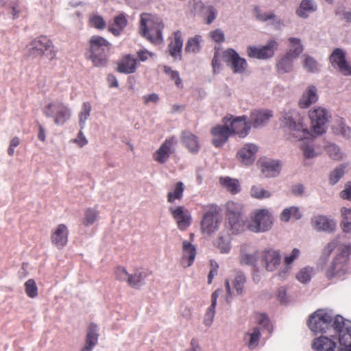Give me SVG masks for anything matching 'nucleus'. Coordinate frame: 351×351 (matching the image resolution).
<instances>
[{"label": "nucleus", "mask_w": 351, "mask_h": 351, "mask_svg": "<svg viewBox=\"0 0 351 351\" xmlns=\"http://www.w3.org/2000/svg\"><path fill=\"white\" fill-rule=\"evenodd\" d=\"M165 24L162 20L149 13H142L140 16L139 34L153 44L163 43L162 32Z\"/></svg>", "instance_id": "obj_1"}, {"label": "nucleus", "mask_w": 351, "mask_h": 351, "mask_svg": "<svg viewBox=\"0 0 351 351\" xmlns=\"http://www.w3.org/2000/svg\"><path fill=\"white\" fill-rule=\"evenodd\" d=\"M27 56L37 58L45 56L49 60L56 58L57 50L51 40L46 36H39L26 47Z\"/></svg>", "instance_id": "obj_2"}, {"label": "nucleus", "mask_w": 351, "mask_h": 351, "mask_svg": "<svg viewBox=\"0 0 351 351\" xmlns=\"http://www.w3.org/2000/svg\"><path fill=\"white\" fill-rule=\"evenodd\" d=\"M285 125L289 129L291 136L299 141L313 137L312 133L303 123V118L295 110L285 113L282 119Z\"/></svg>", "instance_id": "obj_3"}, {"label": "nucleus", "mask_w": 351, "mask_h": 351, "mask_svg": "<svg viewBox=\"0 0 351 351\" xmlns=\"http://www.w3.org/2000/svg\"><path fill=\"white\" fill-rule=\"evenodd\" d=\"M89 46L88 59L92 61L95 66H105L108 62L106 53L111 46L110 43L104 37L95 35L90 38Z\"/></svg>", "instance_id": "obj_4"}, {"label": "nucleus", "mask_w": 351, "mask_h": 351, "mask_svg": "<svg viewBox=\"0 0 351 351\" xmlns=\"http://www.w3.org/2000/svg\"><path fill=\"white\" fill-rule=\"evenodd\" d=\"M350 254L351 243L342 245L340 252L335 257L331 265L326 271V276L328 279L341 277L347 272L348 263Z\"/></svg>", "instance_id": "obj_5"}, {"label": "nucleus", "mask_w": 351, "mask_h": 351, "mask_svg": "<svg viewBox=\"0 0 351 351\" xmlns=\"http://www.w3.org/2000/svg\"><path fill=\"white\" fill-rule=\"evenodd\" d=\"M332 326L339 347L345 351H351V322L337 315L334 317Z\"/></svg>", "instance_id": "obj_6"}, {"label": "nucleus", "mask_w": 351, "mask_h": 351, "mask_svg": "<svg viewBox=\"0 0 351 351\" xmlns=\"http://www.w3.org/2000/svg\"><path fill=\"white\" fill-rule=\"evenodd\" d=\"M42 110L47 117L52 118L57 125L65 124L72 116L71 108L61 101L50 102Z\"/></svg>", "instance_id": "obj_7"}, {"label": "nucleus", "mask_w": 351, "mask_h": 351, "mask_svg": "<svg viewBox=\"0 0 351 351\" xmlns=\"http://www.w3.org/2000/svg\"><path fill=\"white\" fill-rule=\"evenodd\" d=\"M334 318L323 309H319L313 313L308 320V326L315 332H330L333 331Z\"/></svg>", "instance_id": "obj_8"}, {"label": "nucleus", "mask_w": 351, "mask_h": 351, "mask_svg": "<svg viewBox=\"0 0 351 351\" xmlns=\"http://www.w3.org/2000/svg\"><path fill=\"white\" fill-rule=\"evenodd\" d=\"M202 208L204 213L201 221V229L204 234L210 235L219 228L218 209L213 204L204 205Z\"/></svg>", "instance_id": "obj_9"}, {"label": "nucleus", "mask_w": 351, "mask_h": 351, "mask_svg": "<svg viewBox=\"0 0 351 351\" xmlns=\"http://www.w3.org/2000/svg\"><path fill=\"white\" fill-rule=\"evenodd\" d=\"M242 210V205L234 202L230 201L226 204V217L232 233H238L243 229L244 221L241 217Z\"/></svg>", "instance_id": "obj_10"}, {"label": "nucleus", "mask_w": 351, "mask_h": 351, "mask_svg": "<svg viewBox=\"0 0 351 351\" xmlns=\"http://www.w3.org/2000/svg\"><path fill=\"white\" fill-rule=\"evenodd\" d=\"M228 122H230L229 128L231 135L234 134L240 138H245L249 134L252 126L247 116L234 117L230 115L223 117V124L227 125Z\"/></svg>", "instance_id": "obj_11"}, {"label": "nucleus", "mask_w": 351, "mask_h": 351, "mask_svg": "<svg viewBox=\"0 0 351 351\" xmlns=\"http://www.w3.org/2000/svg\"><path fill=\"white\" fill-rule=\"evenodd\" d=\"M273 224L271 214L267 209H259L255 211L249 225L252 232H265L269 230Z\"/></svg>", "instance_id": "obj_12"}, {"label": "nucleus", "mask_w": 351, "mask_h": 351, "mask_svg": "<svg viewBox=\"0 0 351 351\" xmlns=\"http://www.w3.org/2000/svg\"><path fill=\"white\" fill-rule=\"evenodd\" d=\"M223 58L234 73L242 74L245 72L248 64L246 60L240 57L233 49H228L223 52Z\"/></svg>", "instance_id": "obj_13"}, {"label": "nucleus", "mask_w": 351, "mask_h": 351, "mask_svg": "<svg viewBox=\"0 0 351 351\" xmlns=\"http://www.w3.org/2000/svg\"><path fill=\"white\" fill-rule=\"evenodd\" d=\"M338 343L335 335L330 337L322 335L313 340L312 348L315 351H345Z\"/></svg>", "instance_id": "obj_14"}, {"label": "nucleus", "mask_w": 351, "mask_h": 351, "mask_svg": "<svg viewBox=\"0 0 351 351\" xmlns=\"http://www.w3.org/2000/svg\"><path fill=\"white\" fill-rule=\"evenodd\" d=\"M277 47L278 43L275 40H271L266 45L261 47L249 46L247 48V54L252 58L267 59L274 56Z\"/></svg>", "instance_id": "obj_15"}, {"label": "nucleus", "mask_w": 351, "mask_h": 351, "mask_svg": "<svg viewBox=\"0 0 351 351\" xmlns=\"http://www.w3.org/2000/svg\"><path fill=\"white\" fill-rule=\"evenodd\" d=\"M309 117L311 120L313 132L315 134H322L326 132V123L328 120V114L325 109L318 108L311 110Z\"/></svg>", "instance_id": "obj_16"}, {"label": "nucleus", "mask_w": 351, "mask_h": 351, "mask_svg": "<svg viewBox=\"0 0 351 351\" xmlns=\"http://www.w3.org/2000/svg\"><path fill=\"white\" fill-rule=\"evenodd\" d=\"M69 231L68 227L64 224H58L51 232L50 240L58 249H63L68 243Z\"/></svg>", "instance_id": "obj_17"}, {"label": "nucleus", "mask_w": 351, "mask_h": 351, "mask_svg": "<svg viewBox=\"0 0 351 351\" xmlns=\"http://www.w3.org/2000/svg\"><path fill=\"white\" fill-rule=\"evenodd\" d=\"M330 63L337 66L344 75H351V66L346 60L345 51L340 48H336L329 57Z\"/></svg>", "instance_id": "obj_18"}, {"label": "nucleus", "mask_w": 351, "mask_h": 351, "mask_svg": "<svg viewBox=\"0 0 351 351\" xmlns=\"http://www.w3.org/2000/svg\"><path fill=\"white\" fill-rule=\"evenodd\" d=\"M212 144L218 148L224 145L230 136V128L227 125H217L210 130Z\"/></svg>", "instance_id": "obj_19"}, {"label": "nucleus", "mask_w": 351, "mask_h": 351, "mask_svg": "<svg viewBox=\"0 0 351 351\" xmlns=\"http://www.w3.org/2000/svg\"><path fill=\"white\" fill-rule=\"evenodd\" d=\"M173 218L176 220L179 230H186L191 223V215L189 210L184 206H179L175 208H169Z\"/></svg>", "instance_id": "obj_20"}, {"label": "nucleus", "mask_w": 351, "mask_h": 351, "mask_svg": "<svg viewBox=\"0 0 351 351\" xmlns=\"http://www.w3.org/2000/svg\"><path fill=\"white\" fill-rule=\"evenodd\" d=\"M281 256L280 252L273 249H265L261 252V263L269 271H275L280 265Z\"/></svg>", "instance_id": "obj_21"}, {"label": "nucleus", "mask_w": 351, "mask_h": 351, "mask_svg": "<svg viewBox=\"0 0 351 351\" xmlns=\"http://www.w3.org/2000/svg\"><path fill=\"white\" fill-rule=\"evenodd\" d=\"M176 143V139L175 137L172 136L167 138L158 149L154 153V160L160 164L165 163L172 153V147Z\"/></svg>", "instance_id": "obj_22"}, {"label": "nucleus", "mask_w": 351, "mask_h": 351, "mask_svg": "<svg viewBox=\"0 0 351 351\" xmlns=\"http://www.w3.org/2000/svg\"><path fill=\"white\" fill-rule=\"evenodd\" d=\"M183 46L182 34L181 31L177 30L173 34V37L168 45L169 55L174 60L182 59V49Z\"/></svg>", "instance_id": "obj_23"}, {"label": "nucleus", "mask_w": 351, "mask_h": 351, "mask_svg": "<svg viewBox=\"0 0 351 351\" xmlns=\"http://www.w3.org/2000/svg\"><path fill=\"white\" fill-rule=\"evenodd\" d=\"M258 147L252 143L245 145L237 154L239 160L244 165H250L254 162Z\"/></svg>", "instance_id": "obj_24"}, {"label": "nucleus", "mask_w": 351, "mask_h": 351, "mask_svg": "<svg viewBox=\"0 0 351 351\" xmlns=\"http://www.w3.org/2000/svg\"><path fill=\"white\" fill-rule=\"evenodd\" d=\"M271 117L270 110H254L251 112L249 121L252 127L258 128L267 123Z\"/></svg>", "instance_id": "obj_25"}, {"label": "nucleus", "mask_w": 351, "mask_h": 351, "mask_svg": "<svg viewBox=\"0 0 351 351\" xmlns=\"http://www.w3.org/2000/svg\"><path fill=\"white\" fill-rule=\"evenodd\" d=\"M136 59L131 55L123 56L118 62L117 71L121 73H134L136 70Z\"/></svg>", "instance_id": "obj_26"}, {"label": "nucleus", "mask_w": 351, "mask_h": 351, "mask_svg": "<svg viewBox=\"0 0 351 351\" xmlns=\"http://www.w3.org/2000/svg\"><path fill=\"white\" fill-rule=\"evenodd\" d=\"M196 255V249L193 245H192L188 241H184L182 242V259L181 264L184 267L191 266Z\"/></svg>", "instance_id": "obj_27"}, {"label": "nucleus", "mask_w": 351, "mask_h": 351, "mask_svg": "<svg viewBox=\"0 0 351 351\" xmlns=\"http://www.w3.org/2000/svg\"><path fill=\"white\" fill-rule=\"evenodd\" d=\"M318 99L317 88L315 86H309L304 92L299 100V106L302 108H307Z\"/></svg>", "instance_id": "obj_28"}, {"label": "nucleus", "mask_w": 351, "mask_h": 351, "mask_svg": "<svg viewBox=\"0 0 351 351\" xmlns=\"http://www.w3.org/2000/svg\"><path fill=\"white\" fill-rule=\"evenodd\" d=\"M313 226L317 230L332 232L335 230V222L325 216L319 215L312 219Z\"/></svg>", "instance_id": "obj_29"}, {"label": "nucleus", "mask_w": 351, "mask_h": 351, "mask_svg": "<svg viewBox=\"0 0 351 351\" xmlns=\"http://www.w3.org/2000/svg\"><path fill=\"white\" fill-rule=\"evenodd\" d=\"M182 141L190 152L197 154L199 149V143L196 135L189 131H184L181 135Z\"/></svg>", "instance_id": "obj_30"}, {"label": "nucleus", "mask_w": 351, "mask_h": 351, "mask_svg": "<svg viewBox=\"0 0 351 351\" xmlns=\"http://www.w3.org/2000/svg\"><path fill=\"white\" fill-rule=\"evenodd\" d=\"M261 171L266 177H275L280 173V165L278 161H260Z\"/></svg>", "instance_id": "obj_31"}, {"label": "nucleus", "mask_w": 351, "mask_h": 351, "mask_svg": "<svg viewBox=\"0 0 351 351\" xmlns=\"http://www.w3.org/2000/svg\"><path fill=\"white\" fill-rule=\"evenodd\" d=\"M221 186L232 195L237 194L241 191L240 182L237 179L230 177H221L219 178Z\"/></svg>", "instance_id": "obj_32"}, {"label": "nucleus", "mask_w": 351, "mask_h": 351, "mask_svg": "<svg viewBox=\"0 0 351 351\" xmlns=\"http://www.w3.org/2000/svg\"><path fill=\"white\" fill-rule=\"evenodd\" d=\"M127 24L125 14L121 13L114 17L113 23L108 27V31L116 36H119Z\"/></svg>", "instance_id": "obj_33"}, {"label": "nucleus", "mask_w": 351, "mask_h": 351, "mask_svg": "<svg viewBox=\"0 0 351 351\" xmlns=\"http://www.w3.org/2000/svg\"><path fill=\"white\" fill-rule=\"evenodd\" d=\"M261 333L260 329L255 327L252 330L248 331L244 336V341L250 350L256 348L260 341Z\"/></svg>", "instance_id": "obj_34"}, {"label": "nucleus", "mask_w": 351, "mask_h": 351, "mask_svg": "<svg viewBox=\"0 0 351 351\" xmlns=\"http://www.w3.org/2000/svg\"><path fill=\"white\" fill-rule=\"evenodd\" d=\"M98 329L95 324H90L88 328L84 346L93 348L98 342Z\"/></svg>", "instance_id": "obj_35"}, {"label": "nucleus", "mask_w": 351, "mask_h": 351, "mask_svg": "<svg viewBox=\"0 0 351 351\" xmlns=\"http://www.w3.org/2000/svg\"><path fill=\"white\" fill-rule=\"evenodd\" d=\"M146 277L145 274L142 271L135 272L130 274L127 280L128 285L136 289H140L144 285V280Z\"/></svg>", "instance_id": "obj_36"}, {"label": "nucleus", "mask_w": 351, "mask_h": 351, "mask_svg": "<svg viewBox=\"0 0 351 351\" xmlns=\"http://www.w3.org/2000/svg\"><path fill=\"white\" fill-rule=\"evenodd\" d=\"M202 38L200 35H195L189 38L185 46V51L186 53H198L201 49V43Z\"/></svg>", "instance_id": "obj_37"}, {"label": "nucleus", "mask_w": 351, "mask_h": 351, "mask_svg": "<svg viewBox=\"0 0 351 351\" xmlns=\"http://www.w3.org/2000/svg\"><path fill=\"white\" fill-rule=\"evenodd\" d=\"M301 217L302 214L299 208L295 206L285 208L280 214V219L285 222L289 221L291 218L298 220Z\"/></svg>", "instance_id": "obj_38"}, {"label": "nucleus", "mask_w": 351, "mask_h": 351, "mask_svg": "<svg viewBox=\"0 0 351 351\" xmlns=\"http://www.w3.org/2000/svg\"><path fill=\"white\" fill-rule=\"evenodd\" d=\"M294 58L286 53L278 62L276 67L279 73L290 72L293 69V60Z\"/></svg>", "instance_id": "obj_39"}, {"label": "nucleus", "mask_w": 351, "mask_h": 351, "mask_svg": "<svg viewBox=\"0 0 351 351\" xmlns=\"http://www.w3.org/2000/svg\"><path fill=\"white\" fill-rule=\"evenodd\" d=\"M184 190V184L182 182H176L174 186L173 191L172 192H169L167 194V202L173 203L176 199L180 200L183 197Z\"/></svg>", "instance_id": "obj_40"}, {"label": "nucleus", "mask_w": 351, "mask_h": 351, "mask_svg": "<svg viewBox=\"0 0 351 351\" xmlns=\"http://www.w3.org/2000/svg\"><path fill=\"white\" fill-rule=\"evenodd\" d=\"M290 49L287 53L289 56L294 59L298 58L303 51V47L301 45L300 40L295 38H290Z\"/></svg>", "instance_id": "obj_41"}, {"label": "nucleus", "mask_w": 351, "mask_h": 351, "mask_svg": "<svg viewBox=\"0 0 351 351\" xmlns=\"http://www.w3.org/2000/svg\"><path fill=\"white\" fill-rule=\"evenodd\" d=\"M316 9L314 5L313 1L311 0H303L300 7L298 8L296 12L298 16L302 18H306L308 16V12L315 11Z\"/></svg>", "instance_id": "obj_42"}, {"label": "nucleus", "mask_w": 351, "mask_h": 351, "mask_svg": "<svg viewBox=\"0 0 351 351\" xmlns=\"http://www.w3.org/2000/svg\"><path fill=\"white\" fill-rule=\"evenodd\" d=\"M246 282V277L241 271H237L232 285L238 295L243 292L244 286Z\"/></svg>", "instance_id": "obj_43"}, {"label": "nucleus", "mask_w": 351, "mask_h": 351, "mask_svg": "<svg viewBox=\"0 0 351 351\" xmlns=\"http://www.w3.org/2000/svg\"><path fill=\"white\" fill-rule=\"evenodd\" d=\"M88 25L90 27L103 30L106 27V23L104 18L97 14H92L88 18Z\"/></svg>", "instance_id": "obj_44"}, {"label": "nucleus", "mask_w": 351, "mask_h": 351, "mask_svg": "<svg viewBox=\"0 0 351 351\" xmlns=\"http://www.w3.org/2000/svg\"><path fill=\"white\" fill-rule=\"evenodd\" d=\"M92 106L90 102H84L82 106L81 111L79 113V124L81 128H83L86 121L89 118Z\"/></svg>", "instance_id": "obj_45"}, {"label": "nucleus", "mask_w": 351, "mask_h": 351, "mask_svg": "<svg viewBox=\"0 0 351 351\" xmlns=\"http://www.w3.org/2000/svg\"><path fill=\"white\" fill-rule=\"evenodd\" d=\"M99 212L94 208H88L84 212L82 223L86 226L93 224L97 219Z\"/></svg>", "instance_id": "obj_46"}, {"label": "nucleus", "mask_w": 351, "mask_h": 351, "mask_svg": "<svg viewBox=\"0 0 351 351\" xmlns=\"http://www.w3.org/2000/svg\"><path fill=\"white\" fill-rule=\"evenodd\" d=\"M341 213L343 217L341 226L346 232H351V208H342Z\"/></svg>", "instance_id": "obj_47"}, {"label": "nucleus", "mask_w": 351, "mask_h": 351, "mask_svg": "<svg viewBox=\"0 0 351 351\" xmlns=\"http://www.w3.org/2000/svg\"><path fill=\"white\" fill-rule=\"evenodd\" d=\"M25 289L29 298H34L38 296V287L34 279H29L25 282Z\"/></svg>", "instance_id": "obj_48"}, {"label": "nucleus", "mask_w": 351, "mask_h": 351, "mask_svg": "<svg viewBox=\"0 0 351 351\" xmlns=\"http://www.w3.org/2000/svg\"><path fill=\"white\" fill-rule=\"evenodd\" d=\"M252 197L256 199H264L270 197L269 191L265 190L261 186H252L250 190Z\"/></svg>", "instance_id": "obj_49"}, {"label": "nucleus", "mask_w": 351, "mask_h": 351, "mask_svg": "<svg viewBox=\"0 0 351 351\" xmlns=\"http://www.w3.org/2000/svg\"><path fill=\"white\" fill-rule=\"evenodd\" d=\"M346 168V166L343 165H340L338 167L335 169L330 174L329 176V182L330 184L332 185L335 184L338 182L339 179L343 176L344 174V169Z\"/></svg>", "instance_id": "obj_50"}, {"label": "nucleus", "mask_w": 351, "mask_h": 351, "mask_svg": "<svg viewBox=\"0 0 351 351\" xmlns=\"http://www.w3.org/2000/svg\"><path fill=\"white\" fill-rule=\"evenodd\" d=\"M258 258V252L253 254H243L240 256V263L242 265H254Z\"/></svg>", "instance_id": "obj_51"}, {"label": "nucleus", "mask_w": 351, "mask_h": 351, "mask_svg": "<svg viewBox=\"0 0 351 351\" xmlns=\"http://www.w3.org/2000/svg\"><path fill=\"white\" fill-rule=\"evenodd\" d=\"M163 70L166 74L170 76L172 80L175 81V84L178 88L182 87V81L178 71H173L171 68L168 66H165Z\"/></svg>", "instance_id": "obj_52"}, {"label": "nucleus", "mask_w": 351, "mask_h": 351, "mask_svg": "<svg viewBox=\"0 0 351 351\" xmlns=\"http://www.w3.org/2000/svg\"><path fill=\"white\" fill-rule=\"evenodd\" d=\"M304 67L307 71L314 73L318 71V64L315 59L308 56H305L304 60Z\"/></svg>", "instance_id": "obj_53"}, {"label": "nucleus", "mask_w": 351, "mask_h": 351, "mask_svg": "<svg viewBox=\"0 0 351 351\" xmlns=\"http://www.w3.org/2000/svg\"><path fill=\"white\" fill-rule=\"evenodd\" d=\"M311 273L312 268L304 267L297 274V279L302 283H306L311 278Z\"/></svg>", "instance_id": "obj_54"}, {"label": "nucleus", "mask_w": 351, "mask_h": 351, "mask_svg": "<svg viewBox=\"0 0 351 351\" xmlns=\"http://www.w3.org/2000/svg\"><path fill=\"white\" fill-rule=\"evenodd\" d=\"M327 152L329 156L335 160H339L342 158V154L339 148L335 145H328L327 147Z\"/></svg>", "instance_id": "obj_55"}, {"label": "nucleus", "mask_w": 351, "mask_h": 351, "mask_svg": "<svg viewBox=\"0 0 351 351\" xmlns=\"http://www.w3.org/2000/svg\"><path fill=\"white\" fill-rule=\"evenodd\" d=\"M116 278L120 281L127 282L129 274L126 269L121 266H118L114 269Z\"/></svg>", "instance_id": "obj_56"}, {"label": "nucleus", "mask_w": 351, "mask_h": 351, "mask_svg": "<svg viewBox=\"0 0 351 351\" xmlns=\"http://www.w3.org/2000/svg\"><path fill=\"white\" fill-rule=\"evenodd\" d=\"M209 37L215 43H221L225 40V36L223 31L217 29L209 33Z\"/></svg>", "instance_id": "obj_57"}, {"label": "nucleus", "mask_w": 351, "mask_h": 351, "mask_svg": "<svg viewBox=\"0 0 351 351\" xmlns=\"http://www.w3.org/2000/svg\"><path fill=\"white\" fill-rule=\"evenodd\" d=\"M256 320L259 325L263 326V327L268 330L269 329L270 322L266 314L257 313L256 315Z\"/></svg>", "instance_id": "obj_58"}, {"label": "nucleus", "mask_w": 351, "mask_h": 351, "mask_svg": "<svg viewBox=\"0 0 351 351\" xmlns=\"http://www.w3.org/2000/svg\"><path fill=\"white\" fill-rule=\"evenodd\" d=\"M215 307H213V306H210L207 309V311L204 316V324L206 326H210L213 321L215 314Z\"/></svg>", "instance_id": "obj_59"}, {"label": "nucleus", "mask_w": 351, "mask_h": 351, "mask_svg": "<svg viewBox=\"0 0 351 351\" xmlns=\"http://www.w3.org/2000/svg\"><path fill=\"white\" fill-rule=\"evenodd\" d=\"M207 16L206 18V23L210 24L214 21L217 16V11L213 6H208L206 8Z\"/></svg>", "instance_id": "obj_60"}, {"label": "nucleus", "mask_w": 351, "mask_h": 351, "mask_svg": "<svg viewBox=\"0 0 351 351\" xmlns=\"http://www.w3.org/2000/svg\"><path fill=\"white\" fill-rule=\"evenodd\" d=\"M21 140L18 136H14L10 140V145L8 149V154L12 156L14 154V149L19 145Z\"/></svg>", "instance_id": "obj_61"}, {"label": "nucleus", "mask_w": 351, "mask_h": 351, "mask_svg": "<svg viewBox=\"0 0 351 351\" xmlns=\"http://www.w3.org/2000/svg\"><path fill=\"white\" fill-rule=\"evenodd\" d=\"M337 247L336 241H331L327 244V245L324 247L322 253V256L324 258H327L330 255L331 252L335 249Z\"/></svg>", "instance_id": "obj_62"}, {"label": "nucleus", "mask_w": 351, "mask_h": 351, "mask_svg": "<svg viewBox=\"0 0 351 351\" xmlns=\"http://www.w3.org/2000/svg\"><path fill=\"white\" fill-rule=\"evenodd\" d=\"M303 154L306 158H312L316 156L313 146L304 144L302 146Z\"/></svg>", "instance_id": "obj_63"}, {"label": "nucleus", "mask_w": 351, "mask_h": 351, "mask_svg": "<svg viewBox=\"0 0 351 351\" xmlns=\"http://www.w3.org/2000/svg\"><path fill=\"white\" fill-rule=\"evenodd\" d=\"M340 197L343 199L351 200V182L345 184L344 189L340 193Z\"/></svg>", "instance_id": "obj_64"}]
</instances>
